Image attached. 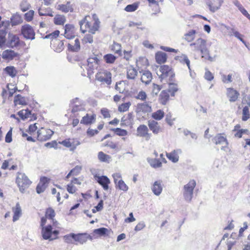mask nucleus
Here are the masks:
<instances>
[{
	"label": "nucleus",
	"instance_id": "52",
	"mask_svg": "<svg viewBox=\"0 0 250 250\" xmlns=\"http://www.w3.org/2000/svg\"><path fill=\"white\" fill-rule=\"evenodd\" d=\"M139 4V2H136L131 4H128L125 8V10L127 12H134L138 8Z\"/></svg>",
	"mask_w": 250,
	"mask_h": 250
},
{
	"label": "nucleus",
	"instance_id": "35",
	"mask_svg": "<svg viewBox=\"0 0 250 250\" xmlns=\"http://www.w3.org/2000/svg\"><path fill=\"white\" fill-rule=\"evenodd\" d=\"M53 49L58 52L62 51L63 48V42L62 41L55 40L51 43Z\"/></svg>",
	"mask_w": 250,
	"mask_h": 250
},
{
	"label": "nucleus",
	"instance_id": "28",
	"mask_svg": "<svg viewBox=\"0 0 250 250\" xmlns=\"http://www.w3.org/2000/svg\"><path fill=\"white\" fill-rule=\"evenodd\" d=\"M155 59L156 62L159 64L165 63L167 60V54L162 51H158L155 53Z\"/></svg>",
	"mask_w": 250,
	"mask_h": 250
},
{
	"label": "nucleus",
	"instance_id": "4",
	"mask_svg": "<svg viewBox=\"0 0 250 250\" xmlns=\"http://www.w3.org/2000/svg\"><path fill=\"white\" fill-rule=\"evenodd\" d=\"M95 80L102 84L109 85L112 82V74L105 68H100L95 75Z\"/></svg>",
	"mask_w": 250,
	"mask_h": 250
},
{
	"label": "nucleus",
	"instance_id": "26",
	"mask_svg": "<svg viewBox=\"0 0 250 250\" xmlns=\"http://www.w3.org/2000/svg\"><path fill=\"white\" fill-rule=\"evenodd\" d=\"M213 143L216 145H223L226 144L227 145L228 142L225 133H218L213 139Z\"/></svg>",
	"mask_w": 250,
	"mask_h": 250
},
{
	"label": "nucleus",
	"instance_id": "56",
	"mask_svg": "<svg viewBox=\"0 0 250 250\" xmlns=\"http://www.w3.org/2000/svg\"><path fill=\"white\" fill-rule=\"evenodd\" d=\"M19 116L23 120L29 117L31 111L28 109H22L18 112Z\"/></svg>",
	"mask_w": 250,
	"mask_h": 250
},
{
	"label": "nucleus",
	"instance_id": "9",
	"mask_svg": "<svg viewBox=\"0 0 250 250\" xmlns=\"http://www.w3.org/2000/svg\"><path fill=\"white\" fill-rule=\"evenodd\" d=\"M159 70L161 74L159 75L161 82L169 76L171 79L174 77V74L171 67L167 65H161Z\"/></svg>",
	"mask_w": 250,
	"mask_h": 250
},
{
	"label": "nucleus",
	"instance_id": "20",
	"mask_svg": "<svg viewBox=\"0 0 250 250\" xmlns=\"http://www.w3.org/2000/svg\"><path fill=\"white\" fill-rule=\"evenodd\" d=\"M50 182V179L46 177H42L37 186L36 191L38 194L43 192L46 188Z\"/></svg>",
	"mask_w": 250,
	"mask_h": 250
},
{
	"label": "nucleus",
	"instance_id": "8",
	"mask_svg": "<svg viewBox=\"0 0 250 250\" xmlns=\"http://www.w3.org/2000/svg\"><path fill=\"white\" fill-rule=\"evenodd\" d=\"M53 133L50 129L42 127L37 131V138L40 141H46L51 138Z\"/></svg>",
	"mask_w": 250,
	"mask_h": 250
},
{
	"label": "nucleus",
	"instance_id": "37",
	"mask_svg": "<svg viewBox=\"0 0 250 250\" xmlns=\"http://www.w3.org/2000/svg\"><path fill=\"white\" fill-rule=\"evenodd\" d=\"M98 158L101 162L109 163L111 161V157L103 151H100L98 154Z\"/></svg>",
	"mask_w": 250,
	"mask_h": 250
},
{
	"label": "nucleus",
	"instance_id": "50",
	"mask_svg": "<svg viewBox=\"0 0 250 250\" xmlns=\"http://www.w3.org/2000/svg\"><path fill=\"white\" fill-rule=\"evenodd\" d=\"M111 50L115 53L118 54L119 56L122 55V46L121 44L114 42L111 46Z\"/></svg>",
	"mask_w": 250,
	"mask_h": 250
},
{
	"label": "nucleus",
	"instance_id": "11",
	"mask_svg": "<svg viewBox=\"0 0 250 250\" xmlns=\"http://www.w3.org/2000/svg\"><path fill=\"white\" fill-rule=\"evenodd\" d=\"M59 144L69 148L71 150H75L77 146L80 145V141L76 138H68L62 141H59Z\"/></svg>",
	"mask_w": 250,
	"mask_h": 250
},
{
	"label": "nucleus",
	"instance_id": "51",
	"mask_svg": "<svg viewBox=\"0 0 250 250\" xmlns=\"http://www.w3.org/2000/svg\"><path fill=\"white\" fill-rule=\"evenodd\" d=\"M249 119H250L249 107L248 106H245L242 109V120L243 121H246Z\"/></svg>",
	"mask_w": 250,
	"mask_h": 250
},
{
	"label": "nucleus",
	"instance_id": "60",
	"mask_svg": "<svg viewBox=\"0 0 250 250\" xmlns=\"http://www.w3.org/2000/svg\"><path fill=\"white\" fill-rule=\"evenodd\" d=\"M104 59L107 63H113L116 60V58L111 54H107L104 56Z\"/></svg>",
	"mask_w": 250,
	"mask_h": 250
},
{
	"label": "nucleus",
	"instance_id": "59",
	"mask_svg": "<svg viewBox=\"0 0 250 250\" xmlns=\"http://www.w3.org/2000/svg\"><path fill=\"white\" fill-rule=\"evenodd\" d=\"M137 100H140L141 101H146L147 96L146 92L143 90H141L139 92L137 95L134 97Z\"/></svg>",
	"mask_w": 250,
	"mask_h": 250
},
{
	"label": "nucleus",
	"instance_id": "33",
	"mask_svg": "<svg viewBox=\"0 0 250 250\" xmlns=\"http://www.w3.org/2000/svg\"><path fill=\"white\" fill-rule=\"evenodd\" d=\"M20 44V39L16 35H11L9 36V46L10 47L14 48L17 47Z\"/></svg>",
	"mask_w": 250,
	"mask_h": 250
},
{
	"label": "nucleus",
	"instance_id": "54",
	"mask_svg": "<svg viewBox=\"0 0 250 250\" xmlns=\"http://www.w3.org/2000/svg\"><path fill=\"white\" fill-rule=\"evenodd\" d=\"M60 33L59 30H56L51 33L47 34L44 38L50 39L53 42L54 41L57 40L56 39L59 37Z\"/></svg>",
	"mask_w": 250,
	"mask_h": 250
},
{
	"label": "nucleus",
	"instance_id": "12",
	"mask_svg": "<svg viewBox=\"0 0 250 250\" xmlns=\"http://www.w3.org/2000/svg\"><path fill=\"white\" fill-rule=\"evenodd\" d=\"M21 33L26 39L34 40L35 36V32L33 27L29 24L23 25L21 28Z\"/></svg>",
	"mask_w": 250,
	"mask_h": 250
},
{
	"label": "nucleus",
	"instance_id": "61",
	"mask_svg": "<svg viewBox=\"0 0 250 250\" xmlns=\"http://www.w3.org/2000/svg\"><path fill=\"white\" fill-rule=\"evenodd\" d=\"M115 185L119 189L124 191H127L128 189V186L123 180L119 181V182Z\"/></svg>",
	"mask_w": 250,
	"mask_h": 250
},
{
	"label": "nucleus",
	"instance_id": "32",
	"mask_svg": "<svg viewBox=\"0 0 250 250\" xmlns=\"http://www.w3.org/2000/svg\"><path fill=\"white\" fill-rule=\"evenodd\" d=\"M12 210L14 213L13 221L15 222L20 218L21 215V209L19 203H17L15 207L12 208Z\"/></svg>",
	"mask_w": 250,
	"mask_h": 250
},
{
	"label": "nucleus",
	"instance_id": "63",
	"mask_svg": "<svg viewBox=\"0 0 250 250\" xmlns=\"http://www.w3.org/2000/svg\"><path fill=\"white\" fill-rule=\"evenodd\" d=\"M30 7V4L26 0H23L20 4V8L22 12L27 11Z\"/></svg>",
	"mask_w": 250,
	"mask_h": 250
},
{
	"label": "nucleus",
	"instance_id": "62",
	"mask_svg": "<svg viewBox=\"0 0 250 250\" xmlns=\"http://www.w3.org/2000/svg\"><path fill=\"white\" fill-rule=\"evenodd\" d=\"M107 231V229L105 228H101L97 229H95L94 230L95 234L98 236H103L105 235Z\"/></svg>",
	"mask_w": 250,
	"mask_h": 250
},
{
	"label": "nucleus",
	"instance_id": "14",
	"mask_svg": "<svg viewBox=\"0 0 250 250\" xmlns=\"http://www.w3.org/2000/svg\"><path fill=\"white\" fill-rule=\"evenodd\" d=\"M135 111L138 114H147L152 111V107L147 102L139 103L136 105Z\"/></svg>",
	"mask_w": 250,
	"mask_h": 250
},
{
	"label": "nucleus",
	"instance_id": "38",
	"mask_svg": "<svg viewBox=\"0 0 250 250\" xmlns=\"http://www.w3.org/2000/svg\"><path fill=\"white\" fill-rule=\"evenodd\" d=\"M179 90V87L177 83H168V89L167 90L168 93H170V96L174 97L175 94Z\"/></svg>",
	"mask_w": 250,
	"mask_h": 250
},
{
	"label": "nucleus",
	"instance_id": "3",
	"mask_svg": "<svg viewBox=\"0 0 250 250\" xmlns=\"http://www.w3.org/2000/svg\"><path fill=\"white\" fill-rule=\"evenodd\" d=\"M190 46H193L195 51H200L202 58H204L205 59L210 62L213 61V58L209 54V51L207 47V42L205 40L199 38L195 42L191 43Z\"/></svg>",
	"mask_w": 250,
	"mask_h": 250
},
{
	"label": "nucleus",
	"instance_id": "49",
	"mask_svg": "<svg viewBox=\"0 0 250 250\" xmlns=\"http://www.w3.org/2000/svg\"><path fill=\"white\" fill-rule=\"evenodd\" d=\"M241 126L240 124H237L234 126L232 130L234 133V136L237 138H241L242 137Z\"/></svg>",
	"mask_w": 250,
	"mask_h": 250
},
{
	"label": "nucleus",
	"instance_id": "64",
	"mask_svg": "<svg viewBox=\"0 0 250 250\" xmlns=\"http://www.w3.org/2000/svg\"><path fill=\"white\" fill-rule=\"evenodd\" d=\"M34 14L33 10H29L24 15V19L27 21H31L33 19Z\"/></svg>",
	"mask_w": 250,
	"mask_h": 250
},
{
	"label": "nucleus",
	"instance_id": "23",
	"mask_svg": "<svg viewBox=\"0 0 250 250\" xmlns=\"http://www.w3.org/2000/svg\"><path fill=\"white\" fill-rule=\"evenodd\" d=\"M141 74V81L145 84H149L152 79L151 73L148 70H142L140 72Z\"/></svg>",
	"mask_w": 250,
	"mask_h": 250
},
{
	"label": "nucleus",
	"instance_id": "5",
	"mask_svg": "<svg viewBox=\"0 0 250 250\" xmlns=\"http://www.w3.org/2000/svg\"><path fill=\"white\" fill-rule=\"evenodd\" d=\"M16 183L20 191L24 193L29 188L32 182L25 173L18 172Z\"/></svg>",
	"mask_w": 250,
	"mask_h": 250
},
{
	"label": "nucleus",
	"instance_id": "7",
	"mask_svg": "<svg viewBox=\"0 0 250 250\" xmlns=\"http://www.w3.org/2000/svg\"><path fill=\"white\" fill-rule=\"evenodd\" d=\"M56 212L55 210L52 207H48L45 210L44 215L41 218L40 225H46L47 219L50 220L52 223L56 221L55 219Z\"/></svg>",
	"mask_w": 250,
	"mask_h": 250
},
{
	"label": "nucleus",
	"instance_id": "44",
	"mask_svg": "<svg viewBox=\"0 0 250 250\" xmlns=\"http://www.w3.org/2000/svg\"><path fill=\"white\" fill-rule=\"evenodd\" d=\"M68 49L73 52H78L80 50L81 45L79 40L76 39L74 44L69 43L68 45Z\"/></svg>",
	"mask_w": 250,
	"mask_h": 250
},
{
	"label": "nucleus",
	"instance_id": "40",
	"mask_svg": "<svg viewBox=\"0 0 250 250\" xmlns=\"http://www.w3.org/2000/svg\"><path fill=\"white\" fill-rule=\"evenodd\" d=\"M82 170V167L79 166H76L74 168L71 169L68 174L65 177V180H67L70 176L78 175Z\"/></svg>",
	"mask_w": 250,
	"mask_h": 250
},
{
	"label": "nucleus",
	"instance_id": "2",
	"mask_svg": "<svg viewBox=\"0 0 250 250\" xmlns=\"http://www.w3.org/2000/svg\"><path fill=\"white\" fill-rule=\"evenodd\" d=\"M42 228V235L43 239L50 241L55 240L58 238L60 233V224L57 221H53L52 225H40Z\"/></svg>",
	"mask_w": 250,
	"mask_h": 250
},
{
	"label": "nucleus",
	"instance_id": "39",
	"mask_svg": "<svg viewBox=\"0 0 250 250\" xmlns=\"http://www.w3.org/2000/svg\"><path fill=\"white\" fill-rule=\"evenodd\" d=\"M57 9L64 13H67L69 11L72 12L73 10L70 2H67L65 4H59Z\"/></svg>",
	"mask_w": 250,
	"mask_h": 250
},
{
	"label": "nucleus",
	"instance_id": "57",
	"mask_svg": "<svg viewBox=\"0 0 250 250\" xmlns=\"http://www.w3.org/2000/svg\"><path fill=\"white\" fill-rule=\"evenodd\" d=\"M75 234L71 233L70 234L64 235L63 237L64 241L67 244H73L74 242Z\"/></svg>",
	"mask_w": 250,
	"mask_h": 250
},
{
	"label": "nucleus",
	"instance_id": "47",
	"mask_svg": "<svg viewBox=\"0 0 250 250\" xmlns=\"http://www.w3.org/2000/svg\"><path fill=\"white\" fill-rule=\"evenodd\" d=\"M196 31L195 30H191L185 34V39L188 42H191L194 40L195 37Z\"/></svg>",
	"mask_w": 250,
	"mask_h": 250
},
{
	"label": "nucleus",
	"instance_id": "48",
	"mask_svg": "<svg viewBox=\"0 0 250 250\" xmlns=\"http://www.w3.org/2000/svg\"><path fill=\"white\" fill-rule=\"evenodd\" d=\"M93 34L90 33L86 34L82 40V42L83 44L87 43H92L93 42Z\"/></svg>",
	"mask_w": 250,
	"mask_h": 250
},
{
	"label": "nucleus",
	"instance_id": "10",
	"mask_svg": "<svg viewBox=\"0 0 250 250\" xmlns=\"http://www.w3.org/2000/svg\"><path fill=\"white\" fill-rule=\"evenodd\" d=\"M136 136L144 138L146 141H148L150 139L151 134L149 133V130L146 125H141L137 128Z\"/></svg>",
	"mask_w": 250,
	"mask_h": 250
},
{
	"label": "nucleus",
	"instance_id": "58",
	"mask_svg": "<svg viewBox=\"0 0 250 250\" xmlns=\"http://www.w3.org/2000/svg\"><path fill=\"white\" fill-rule=\"evenodd\" d=\"M111 111L107 108L104 107L101 109L100 113L104 119H109L111 117Z\"/></svg>",
	"mask_w": 250,
	"mask_h": 250
},
{
	"label": "nucleus",
	"instance_id": "45",
	"mask_svg": "<svg viewBox=\"0 0 250 250\" xmlns=\"http://www.w3.org/2000/svg\"><path fill=\"white\" fill-rule=\"evenodd\" d=\"M115 134L119 136H125L128 134V132L126 130L121 128H114L110 129Z\"/></svg>",
	"mask_w": 250,
	"mask_h": 250
},
{
	"label": "nucleus",
	"instance_id": "21",
	"mask_svg": "<svg viewBox=\"0 0 250 250\" xmlns=\"http://www.w3.org/2000/svg\"><path fill=\"white\" fill-rule=\"evenodd\" d=\"M96 120V115L93 113L91 114L87 113L85 116L83 117L80 123L84 125H90L94 124Z\"/></svg>",
	"mask_w": 250,
	"mask_h": 250
},
{
	"label": "nucleus",
	"instance_id": "6",
	"mask_svg": "<svg viewBox=\"0 0 250 250\" xmlns=\"http://www.w3.org/2000/svg\"><path fill=\"white\" fill-rule=\"evenodd\" d=\"M196 185V182L194 180H191L184 186L183 195L186 200L188 201L191 200L193 189Z\"/></svg>",
	"mask_w": 250,
	"mask_h": 250
},
{
	"label": "nucleus",
	"instance_id": "34",
	"mask_svg": "<svg viewBox=\"0 0 250 250\" xmlns=\"http://www.w3.org/2000/svg\"><path fill=\"white\" fill-rule=\"evenodd\" d=\"M180 150H174L171 152L167 153L166 156L167 158L172 162L176 163L179 160V152Z\"/></svg>",
	"mask_w": 250,
	"mask_h": 250
},
{
	"label": "nucleus",
	"instance_id": "17",
	"mask_svg": "<svg viewBox=\"0 0 250 250\" xmlns=\"http://www.w3.org/2000/svg\"><path fill=\"white\" fill-rule=\"evenodd\" d=\"M100 61L96 56L89 57L87 59L88 71L93 73L94 69H98L100 65Z\"/></svg>",
	"mask_w": 250,
	"mask_h": 250
},
{
	"label": "nucleus",
	"instance_id": "42",
	"mask_svg": "<svg viewBox=\"0 0 250 250\" xmlns=\"http://www.w3.org/2000/svg\"><path fill=\"white\" fill-rule=\"evenodd\" d=\"M165 114V112L163 110L158 109L152 113L151 117L155 120L160 121L164 117Z\"/></svg>",
	"mask_w": 250,
	"mask_h": 250
},
{
	"label": "nucleus",
	"instance_id": "16",
	"mask_svg": "<svg viewBox=\"0 0 250 250\" xmlns=\"http://www.w3.org/2000/svg\"><path fill=\"white\" fill-rule=\"evenodd\" d=\"M226 96L230 103L237 101L240 97V93L233 88H227L226 89Z\"/></svg>",
	"mask_w": 250,
	"mask_h": 250
},
{
	"label": "nucleus",
	"instance_id": "55",
	"mask_svg": "<svg viewBox=\"0 0 250 250\" xmlns=\"http://www.w3.org/2000/svg\"><path fill=\"white\" fill-rule=\"evenodd\" d=\"M11 22L12 25H16L22 22L21 17L19 15H13L11 18Z\"/></svg>",
	"mask_w": 250,
	"mask_h": 250
},
{
	"label": "nucleus",
	"instance_id": "41",
	"mask_svg": "<svg viewBox=\"0 0 250 250\" xmlns=\"http://www.w3.org/2000/svg\"><path fill=\"white\" fill-rule=\"evenodd\" d=\"M4 72L12 78L16 77L18 73L16 68L14 66H8L4 69Z\"/></svg>",
	"mask_w": 250,
	"mask_h": 250
},
{
	"label": "nucleus",
	"instance_id": "19",
	"mask_svg": "<svg viewBox=\"0 0 250 250\" xmlns=\"http://www.w3.org/2000/svg\"><path fill=\"white\" fill-rule=\"evenodd\" d=\"M64 36L68 39H72L76 36V29L73 24H66L64 27Z\"/></svg>",
	"mask_w": 250,
	"mask_h": 250
},
{
	"label": "nucleus",
	"instance_id": "29",
	"mask_svg": "<svg viewBox=\"0 0 250 250\" xmlns=\"http://www.w3.org/2000/svg\"><path fill=\"white\" fill-rule=\"evenodd\" d=\"M151 189L155 195H159L163 190L162 182L160 180L155 181L151 187Z\"/></svg>",
	"mask_w": 250,
	"mask_h": 250
},
{
	"label": "nucleus",
	"instance_id": "27",
	"mask_svg": "<svg viewBox=\"0 0 250 250\" xmlns=\"http://www.w3.org/2000/svg\"><path fill=\"white\" fill-rule=\"evenodd\" d=\"M222 2L221 0H209L207 4L209 10L211 12H214L220 8Z\"/></svg>",
	"mask_w": 250,
	"mask_h": 250
},
{
	"label": "nucleus",
	"instance_id": "46",
	"mask_svg": "<svg viewBox=\"0 0 250 250\" xmlns=\"http://www.w3.org/2000/svg\"><path fill=\"white\" fill-rule=\"evenodd\" d=\"M137 71L132 67H129L127 70V78L128 79H134L137 75Z\"/></svg>",
	"mask_w": 250,
	"mask_h": 250
},
{
	"label": "nucleus",
	"instance_id": "22",
	"mask_svg": "<svg viewBox=\"0 0 250 250\" xmlns=\"http://www.w3.org/2000/svg\"><path fill=\"white\" fill-rule=\"evenodd\" d=\"M88 239H91V237L87 233L75 234L74 241L76 245L83 244Z\"/></svg>",
	"mask_w": 250,
	"mask_h": 250
},
{
	"label": "nucleus",
	"instance_id": "25",
	"mask_svg": "<svg viewBox=\"0 0 250 250\" xmlns=\"http://www.w3.org/2000/svg\"><path fill=\"white\" fill-rule=\"evenodd\" d=\"M148 126L153 133L157 134L162 132V129L159 123L154 120L149 121L148 122Z\"/></svg>",
	"mask_w": 250,
	"mask_h": 250
},
{
	"label": "nucleus",
	"instance_id": "31",
	"mask_svg": "<svg viewBox=\"0 0 250 250\" xmlns=\"http://www.w3.org/2000/svg\"><path fill=\"white\" fill-rule=\"evenodd\" d=\"M4 23V21H2L0 24V28L2 25ZM7 34L6 28L4 29H0V47H3L6 42V35Z\"/></svg>",
	"mask_w": 250,
	"mask_h": 250
},
{
	"label": "nucleus",
	"instance_id": "13",
	"mask_svg": "<svg viewBox=\"0 0 250 250\" xmlns=\"http://www.w3.org/2000/svg\"><path fill=\"white\" fill-rule=\"evenodd\" d=\"M82 184L81 180L79 178H73L70 182L66 186L67 192L70 194L75 193L78 189L75 185L80 186Z\"/></svg>",
	"mask_w": 250,
	"mask_h": 250
},
{
	"label": "nucleus",
	"instance_id": "1",
	"mask_svg": "<svg viewBox=\"0 0 250 250\" xmlns=\"http://www.w3.org/2000/svg\"><path fill=\"white\" fill-rule=\"evenodd\" d=\"M100 21L96 14L86 15L80 22V30L82 33L86 32L95 34L99 30Z\"/></svg>",
	"mask_w": 250,
	"mask_h": 250
},
{
	"label": "nucleus",
	"instance_id": "43",
	"mask_svg": "<svg viewBox=\"0 0 250 250\" xmlns=\"http://www.w3.org/2000/svg\"><path fill=\"white\" fill-rule=\"evenodd\" d=\"M66 21V18L64 16L56 15L54 18V23L56 25H62Z\"/></svg>",
	"mask_w": 250,
	"mask_h": 250
},
{
	"label": "nucleus",
	"instance_id": "30",
	"mask_svg": "<svg viewBox=\"0 0 250 250\" xmlns=\"http://www.w3.org/2000/svg\"><path fill=\"white\" fill-rule=\"evenodd\" d=\"M14 104L15 106L17 105H26L27 104V100L24 97L20 94H18L14 97Z\"/></svg>",
	"mask_w": 250,
	"mask_h": 250
},
{
	"label": "nucleus",
	"instance_id": "18",
	"mask_svg": "<svg viewBox=\"0 0 250 250\" xmlns=\"http://www.w3.org/2000/svg\"><path fill=\"white\" fill-rule=\"evenodd\" d=\"M19 54L11 49H6L2 53V58L7 61L10 62L16 58H19Z\"/></svg>",
	"mask_w": 250,
	"mask_h": 250
},
{
	"label": "nucleus",
	"instance_id": "36",
	"mask_svg": "<svg viewBox=\"0 0 250 250\" xmlns=\"http://www.w3.org/2000/svg\"><path fill=\"white\" fill-rule=\"evenodd\" d=\"M132 119V114L131 113H128L126 115L124 116L121 120V125L122 126H126L129 125Z\"/></svg>",
	"mask_w": 250,
	"mask_h": 250
},
{
	"label": "nucleus",
	"instance_id": "15",
	"mask_svg": "<svg viewBox=\"0 0 250 250\" xmlns=\"http://www.w3.org/2000/svg\"><path fill=\"white\" fill-rule=\"evenodd\" d=\"M94 177L96 182L102 187L104 190H107L109 189L110 181L106 176L95 175Z\"/></svg>",
	"mask_w": 250,
	"mask_h": 250
},
{
	"label": "nucleus",
	"instance_id": "24",
	"mask_svg": "<svg viewBox=\"0 0 250 250\" xmlns=\"http://www.w3.org/2000/svg\"><path fill=\"white\" fill-rule=\"evenodd\" d=\"M170 99V95L167 90H162L158 98L159 102L160 104L165 105H166Z\"/></svg>",
	"mask_w": 250,
	"mask_h": 250
},
{
	"label": "nucleus",
	"instance_id": "53",
	"mask_svg": "<svg viewBox=\"0 0 250 250\" xmlns=\"http://www.w3.org/2000/svg\"><path fill=\"white\" fill-rule=\"evenodd\" d=\"M131 104L130 102L122 103L118 107V110L120 112H125L128 110Z\"/></svg>",
	"mask_w": 250,
	"mask_h": 250
}]
</instances>
